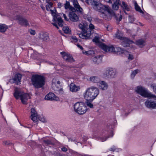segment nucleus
Returning <instances> with one entry per match:
<instances>
[{
	"label": "nucleus",
	"mask_w": 156,
	"mask_h": 156,
	"mask_svg": "<svg viewBox=\"0 0 156 156\" xmlns=\"http://www.w3.org/2000/svg\"><path fill=\"white\" fill-rule=\"evenodd\" d=\"M112 135L109 136H102L100 137L98 139L100 140L101 141L104 142L106 141L107 139L109 137H112L113 136V134L112 132L111 133Z\"/></svg>",
	"instance_id": "29"
},
{
	"label": "nucleus",
	"mask_w": 156,
	"mask_h": 156,
	"mask_svg": "<svg viewBox=\"0 0 156 156\" xmlns=\"http://www.w3.org/2000/svg\"><path fill=\"white\" fill-rule=\"evenodd\" d=\"M92 101L90 100H87L86 102L87 106L90 108H93L94 107V105L91 103Z\"/></svg>",
	"instance_id": "34"
},
{
	"label": "nucleus",
	"mask_w": 156,
	"mask_h": 156,
	"mask_svg": "<svg viewBox=\"0 0 156 156\" xmlns=\"http://www.w3.org/2000/svg\"><path fill=\"white\" fill-rule=\"evenodd\" d=\"M92 59L94 62L98 64L101 62L102 57L101 55H97L92 58Z\"/></svg>",
	"instance_id": "23"
},
{
	"label": "nucleus",
	"mask_w": 156,
	"mask_h": 156,
	"mask_svg": "<svg viewBox=\"0 0 156 156\" xmlns=\"http://www.w3.org/2000/svg\"><path fill=\"white\" fill-rule=\"evenodd\" d=\"M29 32L31 34L33 35H34L35 34V32L34 30H29Z\"/></svg>",
	"instance_id": "46"
},
{
	"label": "nucleus",
	"mask_w": 156,
	"mask_h": 156,
	"mask_svg": "<svg viewBox=\"0 0 156 156\" xmlns=\"http://www.w3.org/2000/svg\"><path fill=\"white\" fill-rule=\"evenodd\" d=\"M99 88L102 90H107L108 87L107 83L105 81H101L98 84Z\"/></svg>",
	"instance_id": "18"
},
{
	"label": "nucleus",
	"mask_w": 156,
	"mask_h": 156,
	"mask_svg": "<svg viewBox=\"0 0 156 156\" xmlns=\"http://www.w3.org/2000/svg\"><path fill=\"white\" fill-rule=\"evenodd\" d=\"M80 89L79 86H76L73 83H71L70 85V90L73 92H76L79 91Z\"/></svg>",
	"instance_id": "19"
},
{
	"label": "nucleus",
	"mask_w": 156,
	"mask_h": 156,
	"mask_svg": "<svg viewBox=\"0 0 156 156\" xmlns=\"http://www.w3.org/2000/svg\"><path fill=\"white\" fill-rule=\"evenodd\" d=\"M21 74L20 73H18L15 75L13 79H10L9 81L11 83H15L17 85H18L19 83L21 81Z\"/></svg>",
	"instance_id": "14"
},
{
	"label": "nucleus",
	"mask_w": 156,
	"mask_h": 156,
	"mask_svg": "<svg viewBox=\"0 0 156 156\" xmlns=\"http://www.w3.org/2000/svg\"><path fill=\"white\" fill-rule=\"evenodd\" d=\"M62 30L64 33L66 34H68L70 32V30L68 27H64L62 28Z\"/></svg>",
	"instance_id": "37"
},
{
	"label": "nucleus",
	"mask_w": 156,
	"mask_h": 156,
	"mask_svg": "<svg viewBox=\"0 0 156 156\" xmlns=\"http://www.w3.org/2000/svg\"><path fill=\"white\" fill-rule=\"evenodd\" d=\"M99 37L98 36H95L92 40L95 43H98L99 42Z\"/></svg>",
	"instance_id": "40"
},
{
	"label": "nucleus",
	"mask_w": 156,
	"mask_h": 156,
	"mask_svg": "<svg viewBox=\"0 0 156 156\" xmlns=\"http://www.w3.org/2000/svg\"><path fill=\"white\" fill-rule=\"evenodd\" d=\"M39 38L44 41H48L49 39L48 34L47 32L40 34L39 36Z\"/></svg>",
	"instance_id": "20"
},
{
	"label": "nucleus",
	"mask_w": 156,
	"mask_h": 156,
	"mask_svg": "<svg viewBox=\"0 0 156 156\" xmlns=\"http://www.w3.org/2000/svg\"><path fill=\"white\" fill-rule=\"evenodd\" d=\"M116 73L117 70L115 68H108L106 69L103 75L105 77L113 78L115 77Z\"/></svg>",
	"instance_id": "10"
},
{
	"label": "nucleus",
	"mask_w": 156,
	"mask_h": 156,
	"mask_svg": "<svg viewBox=\"0 0 156 156\" xmlns=\"http://www.w3.org/2000/svg\"><path fill=\"white\" fill-rule=\"evenodd\" d=\"M136 44L140 48H143L145 46V41L144 40L139 39L136 41Z\"/></svg>",
	"instance_id": "22"
},
{
	"label": "nucleus",
	"mask_w": 156,
	"mask_h": 156,
	"mask_svg": "<svg viewBox=\"0 0 156 156\" xmlns=\"http://www.w3.org/2000/svg\"><path fill=\"white\" fill-rule=\"evenodd\" d=\"M48 4H49V5H50V6H52L53 5V3L51 2H48Z\"/></svg>",
	"instance_id": "57"
},
{
	"label": "nucleus",
	"mask_w": 156,
	"mask_h": 156,
	"mask_svg": "<svg viewBox=\"0 0 156 156\" xmlns=\"http://www.w3.org/2000/svg\"><path fill=\"white\" fill-rule=\"evenodd\" d=\"M100 47L105 52H119L121 53H126L128 52L124 50L122 48L119 47L115 48L112 45H107L103 43H101L99 44Z\"/></svg>",
	"instance_id": "7"
},
{
	"label": "nucleus",
	"mask_w": 156,
	"mask_h": 156,
	"mask_svg": "<svg viewBox=\"0 0 156 156\" xmlns=\"http://www.w3.org/2000/svg\"><path fill=\"white\" fill-rule=\"evenodd\" d=\"M52 24L55 26L57 29H58V26L57 25V24L56 23H52Z\"/></svg>",
	"instance_id": "55"
},
{
	"label": "nucleus",
	"mask_w": 156,
	"mask_h": 156,
	"mask_svg": "<svg viewBox=\"0 0 156 156\" xmlns=\"http://www.w3.org/2000/svg\"><path fill=\"white\" fill-rule=\"evenodd\" d=\"M105 2H108L110 3H112V0H104Z\"/></svg>",
	"instance_id": "51"
},
{
	"label": "nucleus",
	"mask_w": 156,
	"mask_h": 156,
	"mask_svg": "<svg viewBox=\"0 0 156 156\" xmlns=\"http://www.w3.org/2000/svg\"><path fill=\"white\" fill-rule=\"evenodd\" d=\"M90 51H85L83 50V51L82 52L84 54H86V55H88L90 54Z\"/></svg>",
	"instance_id": "47"
},
{
	"label": "nucleus",
	"mask_w": 156,
	"mask_h": 156,
	"mask_svg": "<svg viewBox=\"0 0 156 156\" xmlns=\"http://www.w3.org/2000/svg\"><path fill=\"white\" fill-rule=\"evenodd\" d=\"M99 89L96 87L92 86L87 88L83 95L86 100L93 101L99 94Z\"/></svg>",
	"instance_id": "3"
},
{
	"label": "nucleus",
	"mask_w": 156,
	"mask_h": 156,
	"mask_svg": "<svg viewBox=\"0 0 156 156\" xmlns=\"http://www.w3.org/2000/svg\"><path fill=\"white\" fill-rule=\"evenodd\" d=\"M16 19L18 20V23L21 26H29V24L27 19L21 16H17Z\"/></svg>",
	"instance_id": "13"
},
{
	"label": "nucleus",
	"mask_w": 156,
	"mask_h": 156,
	"mask_svg": "<svg viewBox=\"0 0 156 156\" xmlns=\"http://www.w3.org/2000/svg\"><path fill=\"white\" fill-rule=\"evenodd\" d=\"M54 152V153H53V154L54 155H56V152Z\"/></svg>",
	"instance_id": "62"
},
{
	"label": "nucleus",
	"mask_w": 156,
	"mask_h": 156,
	"mask_svg": "<svg viewBox=\"0 0 156 156\" xmlns=\"http://www.w3.org/2000/svg\"><path fill=\"white\" fill-rule=\"evenodd\" d=\"M45 99L48 100H58L59 98L57 97H56L55 95L53 93H49L46 95L45 97Z\"/></svg>",
	"instance_id": "15"
},
{
	"label": "nucleus",
	"mask_w": 156,
	"mask_h": 156,
	"mask_svg": "<svg viewBox=\"0 0 156 156\" xmlns=\"http://www.w3.org/2000/svg\"><path fill=\"white\" fill-rule=\"evenodd\" d=\"M7 26L4 24H0V32H5L8 29Z\"/></svg>",
	"instance_id": "27"
},
{
	"label": "nucleus",
	"mask_w": 156,
	"mask_h": 156,
	"mask_svg": "<svg viewBox=\"0 0 156 156\" xmlns=\"http://www.w3.org/2000/svg\"><path fill=\"white\" fill-rule=\"evenodd\" d=\"M63 17L64 18V19L66 21H68L69 20V19H68L64 14H63Z\"/></svg>",
	"instance_id": "48"
},
{
	"label": "nucleus",
	"mask_w": 156,
	"mask_h": 156,
	"mask_svg": "<svg viewBox=\"0 0 156 156\" xmlns=\"http://www.w3.org/2000/svg\"><path fill=\"white\" fill-rule=\"evenodd\" d=\"M114 2H116L117 4L119 5L120 4V0H116V1Z\"/></svg>",
	"instance_id": "54"
},
{
	"label": "nucleus",
	"mask_w": 156,
	"mask_h": 156,
	"mask_svg": "<svg viewBox=\"0 0 156 156\" xmlns=\"http://www.w3.org/2000/svg\"><path fill=\"white\" fill-rule=\"evenodd\" d=\"M73 4L74 8L71 7L70 10L71 11L69 13V20L73 22H77L79 20V17L75 11H76L82 13L83 10L79 5L77 0H73Z\"/></svg>",
	"instance_id": "2"
},
{
	"label": "nucleus",
	"mask_w": 156,
	"mask_h": 156,
	"mask_svg": "<svg viewBox=\"0 0 156 156\" xmlns=\"http://www.w3.org/2000/svg\"><path fill=\"white\" fill-rule=\"evenodd\" d=\"M64 5L65 8L66 9H69L70 10V9L71 7H73L70 6L69 2V1H66Z\"/></svg>",
	"instance_id": "31"
},
{
	"label": "nucleus",
	"mask_w": 156,
	"mask_h": 156,
	"mask_svg": "<svg viewBox=\"0 0 156 156\" xmlns=\"http://www.w3.org/2000/svg\"><path fill=\"white\" fill-rule=\"evenodd\" d=\"M121 6L124 10H126L127 11L129 10V6L127 4L124 2H122V4L121 5Z\"/></svg>",
	"instance_id": "28"
},
{
	"label": "nucleus",
	"mask_w": 156,
	"mask_h": 156,
	"mask_svg": "<svg viewBox=\"0 0 156 156\" xmlns=\"http://www.w3.org/2000/svg\"><path fill=\"white\" fill-rule=\"evenodd\" d=\"M145 105L148 108L156 109V101L147 99L145 102Z\"/></svg>",
	"instance_id": "11"
},
{
	"label": "nucleus",
	"mask_w": 156,
	"mask_h": 156,
	"mask_svg": "<svg viewBox=\"0 0 156 156\" xmlns=\"http://www.w3.org/2000/svg\"><path fill=\"white\" fill-rule=\"evenodd\" d=\"M61 153H59L58 151L56 152V156H59Z\"/></svg>",
	"instance_id": "59"
},
{
	"label": "nucleus",
	"mask_w": 156,
	"mask_h": 156,
	"mask_svg": "<svg viewBox=\"0 0 156 156\" xmlns=\"http://www.w3.org/2000/svg\"><path fill=\"white\" fill-rule=\"evenodd\" d=\"M135 91L145 98H156V96L149 91L148 89L141 86H138L135 89Z\"/></svg>",
	"instance_id": "5"
},
{
	"label": "nucleus",
	"mask_w": 156,
	"mask_h": 156,
	"mask_svg": "<svg viewBox=\"0 0 156 156\" xmlns=\"http://www.w3.org/2000/svg\"><path fill=\"white\" fill-rule=\"evenodd\" d=\"M43 142L45 144L47 145H53L54 144L53 142L48 139L44 140Z\"/></svg>",
	"instance_id": "36"
},
{
	"label": "nucleus",
	"mask_w": 156,
	"mask_h": 156,
	"mask_svg": "<svg viewBox=\"0 0 156 156\" xmlns=\"http://www.w3.org/2000/svg\"><path fill=\"white\" fill-rule=\"evenodd\" d=\"M49 7V5H46V9H47V10H48V8Z\"/></svg>",
	"instance_id": "61"
},
{
	"label": "nucleus",
	"mask_w": 156,
	"mask_h": 156,
	"mask_svg": "<svg viewBox=\"0 0 156 156\" xmlns=\"http://www.w3.org/2000/svg\"><path fill=\"white\" fill-rule=\"evenodd\" d=\"M84 34H79V37L82 39H88L89 38V37L91 34V31H88L87 30L86 33H84Z\"/></svg>",
	"instance_id": "21"
},
{
	"label": "nucleus",
	"mask_w": 156,
	"mask_h": 156,
	"mask_svg": "<svg viewBox=\"0 0 156 156\" xmlns=\"http://www.w3.org/2000/svg\"><path fill=\"white\" fill-rule=\"evenodd\" d=\"M87 20H88L89 22H90L92 20V19L91 17H88L87 18Z\"/></svg>",
	"instance_id": "56"
},
{
	"label": "nucleus",
	"mask_w": 156,
	"mask_h": 156,
	"mask_svg": "<svg viewBox=\"0 0 156 156\" xmlns=\"http://www.w3.org/2000/svg\"><path fill=\"white\" fill-rule=\"evenodd\" d=\"M13 95L16 99H19L20 98L22 103L23 104H27L28 100L30 98V96L28 94L24 93L17 88H16L15 90Z\"/></svg>",
	"instance_id": "6"
},
{
	"label": "nucleus",
	"mask_w": 156,
	"mask_h": 156,
	"mask_svg": "<svg viewBox=\"0 0 156 156\" xmlns=\"http://www.w3.org/2000/svg\"><path fill=\"white\" fill-rule=\"evenodd\" d=\"M71 41L74 42H76L78 41V40L75 36H72L71 38Z\"/></svg>",
	"instance_id": "39"
},
{
	"label": "nucleus",
	"mask_w": 156,
	"mask_h": 156,
	"mask_svg": "<svg viewBox=\"0 0 156 156\" xmlns=\"http://www.w3.org/2000/svg\"><path fill=\"white\" fill-rule=\"evenodd\" d=\"M57 19L58 21V25L60 27H62V23L63 20L62 19L61 17H58L57 18V17L55 16L54 15L53 16V21H56V19Z\"/></svg>",
	"instance_id": "24"
},
{
	"label": "nucleus",
	"mask_w": 156,
	"mask_h": 156,
	"mask_svg": "<svg viewBox=\"0 0 156 156\" xmlns=\"http://www.w3.org/2000/svg\"><path fill=\"white\" fill-rule=\"evenodd\" d=\"M91 4L94 6V8L95 9L98 11V8H99L100 5L101 4L99 2L93 0Z\"/></svg>",
	"instance_id": "26"
},
{
	"label": "nucleus",
	"mask_w": 156,
	"mask_h": 156,
	"mask_svg": "<svg viewBox=\"0 0 156 156\" xmlns=\"http://www.w3.org/2000/svg\"><path fill=\"white\" fill-rule=\"evenodd\" d=\"M62 150L64 152H66L67 151V149L65 147H63L61 148Z\"/></svg>",
	"instance_id": "50"
},
{
	"label": "nucleus",
	"mask_w": 156,
	"mask_h": 156,
	"mask_svg": "<svg viewBox=\"0 0 156 156\" xmlns=\"http://www.w3.org/2000/svg\"><path fill=\"white\" fill-rule=\"evenodd\" d=\"M89 30H89L88 31H91H91L94 29V26L91 23L89 24Z\"/></svg>",
	"instance_id": "42"
},
{
	"label": "nucleus",
	"mask_w": 156,
	"mask_h": 156,
	"mask_svg": "<svg viewBox=\"0 0 156 156\" xmlns=\"http://www.w3.org/2000/svg\"><path fill=\"white\" fill-rule=\"evenodd\" d=\"M134 19L133 18H129V22L131 23H133V22L134 21Z\"/></svg>",
	"instance_id": "52"
},
{
	"label": "nucleus",
	"mask_w": 156,
	"mask_h": 156,
	"mask_svg": "<svg viewBox=\"0 0 156 156\" xmlns=\"http://www.w3.org/2000/svg\"><path fill=\"white\" fill-rule=\"evenodd\" d=\"M116 37L117 38L120 39L121 41L122 40V38H124V37H122L121 36H120L119 34H116Z\"/></svg>",
	"instance_id": "45"
},
{
	"label": "nucleus",
	"mask_w": 156,
	"mask_h": 156,
	"mask_svg": "<svg viewBox=\"0 0 156 156\" xmlns=\"http://www.w3.org/2000/svg\"><path fill=\"white\" fill-rule=\"evenodd\" d=\"M93 1V0H86V2L88 4H91Z\"/></svg>",
	"instance_id": "49"
},
{
	"label": "nucleus",
	"mask_w": 156,
	"mask_h": 156,
	"mask_svg": "<svg viewBox=\"0 0 156 156\" xmlns=\"http://www.w3.org/2000/svg\"><path fill=\"white\" fill-rule=\"evenodd\" d=\"M0 14L2 16H5V15L4 14H2L1 13H0Z\"/></svg>",
	"instance_id": "63"
},
{
	"label": "nucleus",
	"mask_w": 156,
	"mask_h": 156,
	"mask_svg": "<svg viewBox=\"0 0 156 156\" xmlns=\"http://www.w3.org/2000/svg\"><path fill=\"white\" fill-rule=\"evenodd\" d=\"M87 137H84V139H83V140H83V141H84V142H85V141H86L87 140Z\"/></svg>",
	"instance_id": "60"
},
{
	"label": "nucleus",
	"mask_w": 156,
	"mask_h": 156,
	"mask_svg": "<svg viewBox=\"0 0 156 156\" xmlns=\"http://www.w3.org/2000/svg\"><path fill=\"white\" fill-rule=\"evenodd\" d=\"M59 156H64L63 154H60Z\"/></svg>",
	"instance_id": "64"
},
{
	"label": "nucleus",
	"mask_w": 156,
	"mask_h": 156,
	"mask_svg": "<svg viewBox=\"0 0 156 156\" xmlns=\"http://www.w3.org/2000/svg\"><path fill=\"white\" fill-rule=\"evenodd\" d=\"M62 4L61 3H58V6L59 8H60L61 7Z\"/></svg>",
	"instance_id": "58"
},
{
	"label": "nucleus",
	"mask_w": 156,
	"mask_h": 156,
	"mask_svg": "<svg viewBox=\"0 0 156 156\" xmlns=\"http://www.w3.org/2000/svg\"><path fill=\"white\" fill-rule=\"evenodd\" d=\"M98 11L101 12V17L106 20H111L112 16H115L116 20L118 21H121L122 18V16L121 15H116L115 12L107 5L102 4L100 5Z\"/></svg>",
	"instance_id": "1"
},
{
	"label": "nucleus",
	"mask_w": 156,
	"mask_h": 156,
	"mask_svg": "<svg viewBox=\"0 0 156 156\" xmlns=\"http://www.w3.org/2000/svg\"><path fill=\"white\" fill-rule=\"evenodd\" d=\"M151 88L153 89V91L156 94V83H153L151 85Z\"/></svg>",
	"instance_id": "38"
},
{
	"label": "nucleus",
	"mask_w": 156,
	"mask_h": 156,
	"mask_svg": "<svg viewBox=\"0 0 156 156\" xmlns=\"http://www.w3.org/2000/svg\"><path fill=\"white\" fill-rule=\"evenodd\" d=\"M31 115L30 116L31 119L33 121L36 122L37 121V116L38 115L37 114L35 109L34 108H32L31 110Z\"/></svg>",
	"instance_id": "17"
},
{
	"label": "nucleus",
	"mask_w": 156,
	"mask_h": 156,
	"mask_svg": "<svg viewBox=\"0 0 156 156\" xmlns=\"http://www.w3.org/2000/svg\"><path fill=\"white\" fill-rule=\"evenodd\" d=\"M117 149L116 147L113 146L109 148V150L111 151H116Z\"/></svg>",
	"instance_id": "44"
},
{
	"label": "nucleus",
	"mask_w": 156,
	"mask_h": 156,
	"mask_svg": "<svg viewBox=\"0 0 156 156\" xmlns=\"http://www.w3.org/2000/svg\"><path fill=\"white\" fill-rule=\"evenodd\" d=\"M60 84V81L57 80L56 79H53L52 80V87L57 93L62 94L63 92L62 87Z\"/></svg>",
	"instance_id": "9"
},
{
	"label": "nucleus",
	"mask_w": 156,
	"mask_h": 156,
	"mask_svg": "<svg viewBox=\"0 0 156 156\" xmlns=\"http://www.w3.org/2000/svg\"><path fill=\"white\" fill-rule=\"evenodd\" d=\"M77 46L79 48H80L81 50H83V47L81 46L79 44H77Z\"/></svg>",
	"instance_id": "53"
},
{
	"label": "nucleus",
	"mask_w": 156,
	"mask_h": 156,
	"mask_svg": "<svg viewBox=\"0 0 156 156\" xmlns=\"http://www.w3.org/2000/svg\"><path fill=\"white\" fill-rule=\"evenodd\" d=\"M62 58L66 62H73L74 61L72 56L70 54L65 52H61Z\"/></svg>",
	"instance_id": "12"
},
{
	"label": "nucleus",
	"mask_w": 156,
	"mask_h": 156,
	"mask_svg": "<svg viewBox=\"0 0 156 156\" xmlns=\"http://www.w3.org/2000/svg\"><path fill=\"white\" fill-rule=\"evenodd\" d=\"M31 83L36 88L42 87L45 84V78L44 76L38 74L32 75L31 78Z\"/></svg>",
	"instance_id": "4"
},
{
	"label": "nucleus",
	"mask_w": 156,
	"mask_h": 156,
	"mask_svg": "<svg viewBox=\"0 0 156 156\" xmlns=\"http://www.w3.org/2000/svg\"><path fill=\"white\" fill-rule=\"evenodd\" d=\"M120 5L117 4L116 2H114L112 5V8L113 9L115 10H117Z\"/></svg>",
	"instance_id": "35"
},
{
	"label": "nucleus",
	"mask_w": 156,
	"mask_h": 156,
	"mask_svg": "<svg viewBox=\"0 0 156 156\" xmlns=\"http://www.w3.org/2000/svg\"><path fill=\"white\" fill-rule=\"evenodd\" d=\"M38 119L43 122H46V119L42 115L40 116L39 115H38L37 116V120H38Z\"/></svg>",
	"instance_id": "33"
},
{
	"label": "nucleus",
	"mask_w": 156,
	"mask_h": 156,
	"mask_svg": "<svg viewBox=\"0 0 156 156\" xmlns=\"http://www.w3.org/2000/svg\"><path fill=\"white\" fill-rule=\"evenodd\" d=\"M127 53L128 54V58L129 59V60H131L133 59L134 57H133V55H132L130 54H129L128 52V53H126V54H127Z\"/></svg>",
	"instance_id": "41"
},
{
	"label": "nucleus",
	"mask_w": 156,
	"mask_h": 156,
	"mask_svg": "<svg viewBox=\"0 0 156 156\" xmlns=\"http://www.w3.org/2000/svg\"><path fill=\"white\" fill-rule=\"evenodd\" d=\"M74 111L80 115H83L87 112L86 106L82 102H77L74 105Z\"/></svg>",
	"instance_id": "8"
},
{
	"label": "nucleus",
	"mask_w": 156,
	"mask_h": 156,
	"mask_svg": "<svg viewBox=\"0 0 156 156\" xmlns=\"http://www.w3.org/2000/svg\"><path fill=\"white\" fill-rule=\"evenodd\" d=\"M134 5L135 9L136 11L139 12L140 13H143V11L141 10L136 2L134 3Z\"/></svg>",
	"instance_id": "30"
},
{
	"label": "nucleus",
	"mask_w": 156,
	"mask_h": 156,
	"mask_svg": "<svg viewBox=\"0 0 156 156\" xmlns=\"http://www.w3.org/2000/svg\"><path fill=\"white\" fill-rule=\"evenodd\" d=\"M122 44L124 47H129L130 44H132L133 42L128 38L124 37L121 40Z\"/></svg>",
	"instance_id": "16"
},
{
	"label": "nucleus",
	"mask_w": 156,
	"mask_h": 156,
	"mask_svg": "<svg viewBox=\"0 0 156 156\" xmlns=\"http://www.w3.org/2000/svg\"><path fill=\"white\" fill-rule=\"evenodd\" d=\"M139 70L138 69H136L133 71L131 74V78L132 79H133L135 75L138 73Z\"/></svg>",
	"instance_id": "32"
},
{
	"label": "nucleus",
	"mask_w": 156,
	"mask_h": 156,
	"mask_svg": "<svg viewBox=\"0 0 156 156\" xmlns=\"http://www.w3.org/2000/svg\"><path fill=\"white\" fill-rule=\"evenodd\" d=\"M3 143L5 145H10L12 144L9 141H3Z\"/></svg>",
	"instance_id": "43"
},
{
	"label": "nucleus",
	"mask_w": 156,
	"mask_h": 156,
	"mask_svg": "<svg viewBox=\"0 0 156 156\" xmlns=\"http://www.w3.org/2000/svg\"><path fill=\"white\" fill-rule=\"evenodd\" d=\"M90 80L92 82L97 83L98 84L101 81L100 79L97 77L92 76L90 78Z\"/></svg>",
	"instance_id": "25"
}]
</instances>
